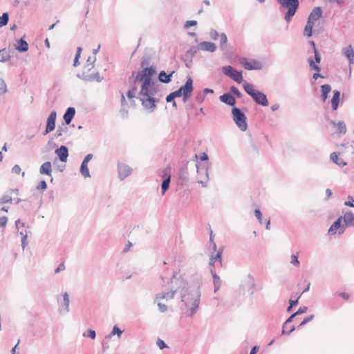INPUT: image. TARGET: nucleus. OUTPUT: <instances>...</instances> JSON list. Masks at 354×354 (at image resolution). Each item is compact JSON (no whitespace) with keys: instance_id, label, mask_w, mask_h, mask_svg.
I'll return each instance as SVG.
<instances>
[{"instance_id":"nucleus-1","label":"nucleus","mask_w":354,"mask_h":354,"mask_svg":"<svg viewBox=\"0 0 354 354\" xmlns=\"http://www.w3.org/2000/svg\"><path fill=\"white\" fill-rule=\"evenodd\" d=\"M148 64L146 59L141 62L142 71H139L135 78L134 82H141L140 91L138 93V98L145 109L153 111L159 100L155 98L156 94L158 91L159 84L157 82L152 80V77L156 73L155 67H145Z\"/></svg>"},{"instance_id":"nucleus-2","label":"nucleus","mask_w":354,"mask_h":354,"mask_svg":"<svg viewBox=\"0 0 354 354\" xmlns=\"http://www.w3.org/2000/svg\"><path fill=\"white\" fill-rule=\"evenodd\" d=\"M181 301L187 310V315L193 317L198 310L201 292L198 288L185 286L181 292Z\"/></svg>"},{"instance_id":"nucleus-3","label":"nucleus","mask_w":354,"mask_h":354,"mask_svg":"<svg viewBox=\"0 0 354 354\" xmlns=\"http://www.w3.org/2000/svg\"><path fill=\"white\" fill-rule=\"evenodd\" d=\"M245 91L252 98V100L257 104L263 106H268V100L265 93L255 90L254 85L247 82L246 81L243 84Z\"/></svg>"},{"instance_id":"nucleus-4","label":"nucleus","mask_w":354,"mask_h":354,"mask_svg":"<svg viewBox=\"0 0 354 354\" xmlns=\"http://www.w3.org/2000/svg\"><path fill=\"white\" fill-rule=\"evenodd\" d=\"M281 9H286L284 19L286 21H290L291 19L295 16L299 6V0H277Z\"/></svg>"},{"instance_id":"nucleus-5","label":"nucleus","mask_w":354,"mask_h":354,"mask_svg":"<svg viewBox=\"0 0 354 354\" xmlns=\"http://www.w3.org/2000/svg\"><path fill=\"white\" fill-rule=\"evenodd\" d=\"M193 90V80L191 77H189L184 85L181 86L178 90L171 92V93L175 98L183 96V101L186 102L191 97Z\"/></svg>"},{"instance_id":"nucleus-6","label":"nucleus","mask_w":354,"mask_h":354,"mask_svg":"<svg viewBox=\"0 0 354 354\" xmlns=\"http://www.w3.org/2000/svg\"><path fill=\"white\" fill-rule=\"evenodd\" d=\"M232 119L236 126L242 131H245L248 129V124L246 122L247 118L245 114L239 109L236 106L232 109Z\"/></svg>"},{"instance_id":"nucleus-7","label":"nucleus","mask_w":354,"mask_h":354,"mask_svg":"<svg viewBox=\"0 0 354 354\" xmlns=\"http://www.w3.org/2000/svg\"><path fill=\"white\" fill-rule=\"evenodd\" d=\"M223 73L232 78L237 83L243 82L242 72L234 69L231 66H225L222 68Z\"/></svg>"},{"instance_id":"nucleus-8","label":"nucleus","mask_w":354,"mask_h":354,"mask_svg":"<svg viewBox=\"0 0 354 354\" xmlns=\"http://www.w3.org/2000/svg\"><path fill=\"white\" fill-rule=\"evenodd\" d=\"M197 174L200 179L198 183L201 184L203 187H207V182L208 180V169L207 166L204 165L196 164Z\"/></svg>"},{"instance_id":"nucleus-9","label":"nucleus","mask_w":354,"mask_h":354,"mask_svg":"<svg viewBox=\"0 0 354 354\" xmlns=\"http://www.w3.org/2000/svg\"><path fill=\"white\" fill-rule=\"evenodd\" d=\"M240 63L244 67L245 69L248 71L260 70L262 68L263 66L262 64L260 62L256 59L248 60L245 57L240 59Z\"/></svg>"},{"instance_id":"nucleus-10","label":"nucleus","mask_w":354,"mask_h":354,"mask_svg":"<svg viewBox=\"0 0 354 354\" xmlns=\"http://www.w3.org/2000/svg\"><path fill=\"white\" fill-rule=\"evenodd\" d=\"M118 177L120 180H124L132 173V169L128 165L123 162L118 164Z\"/></svg>"},{"instance_id":"nucleus-11","label":"nucleus","mask_w":354,"mask_h":354,"mask_svg":"<svg viewBox=\"0 0 354 354\" xmlns=\"http://www.w3.org/2000/svg\"><path fill=\"white\" fill-rule=\"evenodd\" d=\"M203 284V276L201 273L196 272L193 274L186 286L192 287L193 288H198L201 290V287Z\"/></svg>"},{"instance_id":"nucleus-12","label":"nucleus","mask_w":354,"mask_h":354,"mask_svg":"<svg viewBox=\"0 0 354 354\" xmlns=\"http://www.w3.org/2000/svg\"><path fill=\"white\" fill-rule=\"evenodd\" d=\"M56 116V111H53L50 113L47 118L46 127L44 132L43 133V135H47L55 129Z\"/></svg>"},{"instance_id":"nucleus-13","label":"nucleus","mask_w":354,"mask_h":354,"mask_svg":"<svg viewBox=\"0 0 354 354\" xmlns=\"http://www.w3.org/2000/svg\"><path fill=\"white\" fill-rule=\"evenodd\" d=\"M93 158V154L88 153L83 160L80 166V173L84 178L90 177V173L88 168V162Z\"/></svg>"},{"instance_id":"nucleus-14","label":"nucleus","mask_w":354,"mask_h":354,"mask_svg":"<svg viewBox=\"0 0 354 354\" xmlns=\"http://www.w3.org/2000/svg\"><path fill=\"white\" fill-rule=\"evenodd\" d=\"M198 49L203 51L214 53L216 50V46L213 42L201 41L198 46Z\"/></svg>"},{"instance_id":"nucleus-15","label":"nucleus","mask_w":354,"mask_h":354,"mask_svg":"<svg viewBox=\"0 0 354 354\" xmlns=\"http://www.w3.org/2000/svg\"><path fill=\"white\" fill-rule=\"evenodd\" d=\"M55 153L57 155L61 162H66L67 161L68 149L66 146L62 145L55 151Z\"/></svg>"},{"instance_id":"nucleus-16","label":"nucleus","mask_w":354,"mask_h":354,"mask_svg":"<svg viewBox=\"0 0 354 354\" xmlns=\"http://www.w3.org/2000/svg\"><path fill=\"white\" fill-rule=\"evenodd\" d=\"M221 102L225 103L233 107L235 106L236 100L235 97L230 93H225L219 97Z\"/></svg>"},{"instance_id":"nucleus-17","label":"nucleus","mask_w":354,"mask_h":354,"mask_svg":"<svg viewBox=\"0 0 354 354\" xmlns=\"http://www.w3.org/2000/svg\"><path fill=\"white\" fill-rule=\"evenodd\" d=\"M322 15V10L320 7H315L310 13L308 21L315 23Z\"/></svg>"},{"instance_id":"nucleus-18","label":"nucleus","mask_w":354,"mask_h":354,"mask_svg":"<svg viewBox=\"0 0 354 354\" xmlns=\"http://www.w3.org/2000/svg\"><path fill=\"white\" fill-rule=\"evenodd\" d=\"M329 123L337 129V133L345 134L346 133V126L343 121L335 122V120H330Z\"/></svg>"},{"instance_id":"nucleus-19","label":"nucleus","mask_w":354,"mask_h":354,"mask_svg":"<svg viewBox=\"0 0 354 354\" xmlns=\"http://www.w3.org/2000/svg\"><path fill=\"white\" fill-rule=\"evenodd\" d=\"M342 216L344 223L342 225L343 228H345L347 226L354 227V214L352 212H347Z\"/></svg>"},{"instance_id":"nucleus-20","label":"nucleus","mask_w":354,"mask_h":354,"mask_svg":"<svg viewBox=\"0 0 354 354\" xmlns=\"http://www.w3.org/2000/svg\"><path fill=\"white\" fill-rule=\"evenodd\" d=\"M308 63L309 64V66L311 69L315 70L317 73H315L313 75V78L314 80H317L319 77H324L320 73L319 71H321L320 67L315 63L314 60L312 57L308 58Z\"/></svg>"},{"instance_id":"nucleus-21","label":"nucleus","mask_w":354,"mask_h":354,"mask_svg":"<svg viewBox=\"0 0 354 354\" xmlns=\"http://www.w3.org/2000/svg\"><path fill=\"white\" fill-rule=\"evenodd\" d=\"M210 272L213 277V284H214V292H216L221 288L222 281L220 279V277L216 274L215 269L211 268H210Z\"/></svg>"},{"instance_id":"nucleus-22","label":"nucleus","mask_w":354,"mask_h":354,"mask_svg":"<svg viewBox=\"0 0 354 354\" xmlns=\"http://www.w3.org/2000/svg\"><path fill=\"white\" fill-rule=\"evenodd\" d=\"M221 256H222V250L221 249L217 252V253L215 254V256L211 255V257L209 259V266L210 268H212L215 269L214 264L216 261H218L219 263L220 266H222Z\"/></svg>"},{"instance_id":"nucleus-23","label":"nucleus","mask_w":354,"mask_h":354,"mask_svg":"<svg viewBox=\"0 0 354 354\" xmlns=\"http://www.w3.org/2000/svg\"><path fill=\"white\" fill-rule=\"evenodd\" d=\"M75 114V109L74 107H68L66 109V111L63 116L64 122L66 124H69L71 122L73 118H74Z\"/></svg>"},{"instance_id":"nucleus-24","label":"nucleus","mask_w":354,"mask_h":354,"mask_svg":"<svg viewBox=\"0 0 354 354\" xmlns=\"http://www.w3.org/2000/svg\"><path fill=\"white\" fill-rule=\"evenodd\" d=\"M342 53L348 59L350 64L354 63V50L351 45L343 48Z\"/></svg>"},{"instance_id":"nucleus-25","label":"nucleus","mask_w":354,"mask_h":354,"mask_svg":"<svg viewBox=\"0 0 354 354\" xmlns=\"http://www.w3.org/2000/svg\"><path fill=\"white\" fill-rule=\"evenodd\" d=\"M39 173L42 175L46 174L51 176L52 175V165L49 161L44 162L39 169Z\"/></svg>"},{"instance_id":"nucleus-26","label":"nucleus","mask_w":354,"mask_h":354,"mask_svg":"<svg viewBox=\"0 0 354 354\" xmlns=\"http://www.w3.org/2000/svg\"><path fill=\"white\" fill-rule=\"evenodd\" d=\"M343 216H339L330 227V228L328 229V234L330 235H333V234H336V231L337 229L340 228L341 227H342V218Z\"/></svg>"},{"instance_id":"nucleus-27","label":"nucleus","mask_w":354,"mask_h":354,"mask_svg":"<svg viewBox=\"0 0 354 354\" xmlns=\"http://www.w3.org/2000/svg\"><path fill=\"white\" fill-rule=\"evenodd\" d=\"M174 71L171 72L169 74H167L165 71H162L158 75V80L160 82L168 84L171 81V77Z\"/></svg>"},{"instance_id":"nucleus-28","label":"nucleus","mask_w":354,"mask_h":354,"mask_svg":"<svg viewBox=\"0 0 354 354\" xmlns=\"http://www.w3.org/2000/svg\"><path fill=\"white\" fill-rule=\"evenodd\" d=\"M333 96L331 99V105L333 110L335 111L337 109L339 102L340 100V92L337 90L333 91Z\"/></svg>"},{"instance_id":"nucleus-29","label":"nucleus","mask_w":354,"mask_h":354,"mask_svg":"<svg viewBox=\"0 0 354 354\" xmlns=\"http://www.w3.org/2000/svg\"><path fill=\"white\" fill-rule=\"evenodd\" d=\"M176 294V290H170L169 292L158 293L156 295V301L159 299H165L167 300L173 299Z\"/></svg>"},{"instance_id":"nucleus-30","label":"nucleus","mask_w":354,"mask_h":354,"mask_svg":"<svg viewBox=\"0 0 354 354\" xmlns=\"http://www.w3.org/2000/svg\"><path fill=\"white\" fill-rule=\"evenodd\" d=\"M330 158L334 163L337 164L339 167H342L347 165V162H345L343 159L339 158L335 152L330 153Z\"/></svg>"},{"instance_id":"nucleus-31","label":"nucleus","mask_w":354,"mask_h":354,"mask_svg":"<svg viewBox=\"0 0 354 354\" xmlns=\"http://www.w3.org/2000/svg\"><path fill=\"white\" fill-rule=\"evenodd\" d=\"M16 49L20 53L26 52L28 49V44L23 38H21L18 40V45L16 46Z\"/></svg>"},{"instance_id":"nucleus-32","label":"nucleus","mask_w":354,"mask_h":354,"mask_svg":"<svg viewBox=\"0 0 354 354\" xmlns=\"http://www.w3.org/2000/svg\"><path fill=\"white\" fill-rule=\"evenodd\" d=\"M331 91V86L329 84H324L321 86L322 95L321 97L323 102H325L328 97V94Z\"/></svg>"},{"instance_id":"nucleus-33","label":"nucleus","mask_w":354,"mask_h":354,"mask_svg":"<svg viewBox=\"0 0 354 354\" xmlns=\"http://www.w3.org/2000/svg\"><path fill=\"white\" fill-rule=\"evenodd\" d=\"M10 52L6 48L0 50V62H6L10 60Z\"/></svg>"},{"instance_id":"nucleus-34","label":"nucleus","mask_w":354,"mask_h":354,"mask_svg":"<svg viewBox=\"0 0 354 354\" xmlns=\"http://www.w3.org/2000/svg\"><path fill=\"white\" fill-rule=\"evenodd\" d=\"M314 25H315V24L307 21V24L304 28V34L305 36H306L307 37H310L312 36L313 28Z\"/></svg>"},{"instance_id":"nucleus-35","label":"nucleus","mask_w":354,"mask_h":354,"mask_svg":"<svg viewBox=\"0 0 354 354\" xmlns=\"http://www.w3.org/2000/svg\"><path fill=\"white\" fill-rule=\"evenodd\" d=\"M171 182V176H168L167 178H165L162 183L161 185V189H162V195H164L165 192L167 191V189L169 187V184Z\"/></svg>"},{"instance_id":"nucleus-36","label":"nucleus","mask_w":354,"mask_h":354,"mask_svg":"<svg viewBox=\"0 0 354 354\" xmlns=\"http://www.w3.org/2000/svg\"><path fill=\"white\" fill-rule=\"evenodd\" d=\"M220 48L224 50L226 48L227 37L225 33H221L219 36Z\"/></svg>"},{"instance_id":"nucleus-37","label":"nucleus","mask_w":354,"mask_h":354,"mask_svg":"<svg viewBox=\"0 0 354 354\" xmlns=\"http://www.w3.org/2000/svg\"><path fill=\"white\" fill-rule=\"evenodd\" d=\"M95 62H96L95 56H94L93 57H88V58L87 59V61H86V64L84 67L87 68L88 71H90L95 67Z\"/></svg>"},{"instance_id":"nucleus-38","label":"nucleus","mask_w":354,"mask_h":354,"mask_svg":"<svg viewBox=\"0 0 354 354\" xmlns=\"http://www.w3.org/2000/svg\"><path fill=\"white\" fill-rule=\"evenodd\" d=\"M9 21V15L8 12H4L0 17V27L5 26L8 24Z\"/></svg>"},{"instance_id":"nucleus-39","label":"nucleus","mask_w":354,"mask_h":354,"mask_svg":"<svg viewBox=\"0 0 354 354\" xmlns=\"http://www.w3.org/2000/svg\"><path fill=\"white\" fill-rule=\"evenodd\" d=\"M123 330H120L117 326H114L111 333L106 338H111L113 335H117L119 337L122 334Z\"/></svg>"},{"instance_id":"nucleus-40","label":"nucleus","mask_w":354,"mask_h":354,"mask_svg":"<svg viewBox=\"0 0 354 354\" xmlns=\"http://www.w3.org/2000/svg\"><path fill=\"white\" fill-rule=\"evenodd\" d=\"M63 300H64V310L66 313H68L69 311L70 300H69V295L67 292H64L63 294Z\"/></svg>"},{"instance_id":"nucleus-41","label":"nucleus","mask_w":354,"mask_h":354,"mask_svg":"<svg viewBox=\"0 0 354 354\" xmlns=\"http://www.w3.org/2000/svg\"><path fill=\"white\" fill-rule=\"evenodd\" d=\"M88 77H89V79H91L89 80V82L96 81L97 82H100L103 80V77L100 76V74H99L98 72H96V73H92L91 75H88Z\"/></svg>"},{"instance_id":"nucleus-42","label":"nucleus","mask_w":354,"mask_h":354,"mask_svg":"<svg viewBox=\"0 0 354 354\" xmlns=\"http://www.w3.org/2000/svg\"><path fill=\"white\" fill-rule=\"evenodd\" d=\"M83 336L88 337L92 339H94L96 337V333L94 330L88 329L86 332L83 333Z\"/></svg>"},{"instance_id":"nucleus-43","label":"nucleus","mask_w":354,"mask_h":354,"mask_svg":"<svg viewBox=\"0 0 354 354\" xmlns=\"http://www.w3.org/2000/svg\"><path fill=\"white\" fill-rule=\"evenodd\" d=\"M12 198L11 196L8 195H3L0 198V205H3L5 203H12Z\"/></svg>"},{"instance_id":"nucleus-44","label":"nucleus","mask_w":354,"mask_h":354,"mask_svg":"<svg viewBox=\"0 0 354 354\" xmlns=\"http://www.w3.org/2000/svg\"><path fill=\"white\" fill-rule=\"evenodd\" d=\"M230 93L234 95L236 97L241 98L242 97V93L239 91V90L234 86L230 87Z\"/></svg>"},{"instance_id":"nucleus-45","label":"nucleus","mask_w":354,"mask_h":354,"mask_svg":"<svg viewBox=\"0 0 354 354\" xmlns=\"http://www.w3.org/2000/svg\"><path fill=\"white\" fill-rule=\"evenodd\" d=\"M290 263L296 267H299L300 266V262L298 260V256L297 254H292Z\"/></svg>"},{"instance_id":"nucleus-46","label":"nucleus","mask_w":354,"mask_h":354,"mask_svg":"<svg viewBox=\"0 0 354 354\" xmlns=\"http://www.w3.org/2000/svg\"><path fill=\"white\" fill-rule=\"evenodd\" d=\"M47 188V183L45 180H41L36 187L37 190H45Z\"/></svg>"},{"instance_id":"nucleus-47","label":"nucleus","mask_w":354,"mask_h":354,"mask_svg":"<svg viewBox=\"0 0 354 354\" xmlns=\"http://www.w3.org/2000/svg\"><path fill=\"white\" fill-rule=\"evenodd\" d=\"M20 234L22 236V238H21V247H22L23 250H24L26 246L28 244V243L26 241L27 233L24 234L23 232H21Z\"/></svg>"},{"instance_id":"nucleus-48","label":"nucleus","mask_w":354,"mask_h":354,"mask_svg":"<svg viewBox=\"0 0 354 354\" xmlns=\"http://www.w3.org/2000/svg\"><path fill=\"white\" fill-rule=\"evenodd\" d=\"M0 91L1 93H6L7 90V86L3 79L0 80Z\"/></svg>"},{"instance_id":"nucleus-49","label":"nucleus","mask_w":354,"mask_h":354,"mask_svg":"<svg viewBox=\"0 0 354 354\" xmlns=\"http://www.w3.org/2000/svg\"><path fill=\"white\" fill-rule=\"evenodd\" d=\"M77 77L85 81V82H89L91 79H89L88 75L86 74L85 72H83L82 73H77Z\"/></svg>"},{"instance_id":"nucleus-50","label":"nucleus","mask_w":354,"mask_h":354,"mask_svg":"<svg viewBox=\"0 0 354 354\" xmlns=\"http://www.w3.org/2000/svg\"><path fill=\"white\" fill-rule=\"evenodd\" d=\"M66 131H67V128L66 127L64 128V127H58V128H57V129L56 131V133H55V136L57 138H58L59 136H62L63 133L64 132H66Z\"/></svg>"},{"instance_id":"nucleus-51","label":"nucleus","mask_w":354,"mask_h":354,"mask_svg":"<svg viewBox=\"0 0 354 354\" xmlns=\"http://www.w3.org/2000/svg\"><path fill=\"white\" fill-rule=\"evenodd\" d=\"M209 35H210V37L214 40H216L220 36L218 32L214 29H211V30L209 32Z\"/></svg>"},{"instance_id":"nucleus-52","label":"nucleus","mask_w":354,"mask_h":354,"mask_svg":"<svg viewBox=\"0 0 354 354\" xmlns=\"http://www.w3.org/2000/svg\"><path fill=\"white\" fill-rule=\"evenodd\" d=\"M254 215L257 218L259 222L261 224H262L263 223V218H262V213H261V212L259 209H257L254 210Z\"/></svg>"},{"instance_id":"nucleus-53","label":"nucleus","mask_w":354,"mask_h":354,"mask_svg":"<svg viewBox=\"0 0 354 354\" xmlns=\"http://www.w3.org/2000/svg\"><path fill=\"white\" fill-rule=\"evenodd\" d=\"M314 55H315V63L319 64L321 62V56L319 55V53L317 48H315V51H313Z\"/></svg>"},{"instance_id":"nucleus-54","label":"nucleus","mask_w":354,"mask_h":354,"mask_svg":"<svg viewBox=\"0 0 354 354\" xmlns=\"http://www.w3.org/2000/svg\"><path fill=\"white\" fill-rule=\"evenodd\" d=\"M205 97V94L200 93L197 94L195 99H196V101L197 103L201 104L204 101Z\"/></svg>"},{"instance_id":"nucleus-55","label":"nucleus","mask_w":354,"mask_h":354,"mask_svg":"<svg viewBox=\"0 0 354 354\" xmlns=\"http://www.w3.org/2000/svg\"><path fill=\"white\" fill-rule=\"evenodd\" d=\"M157 346L159 347L160 350H162L167 347V344L165 342L160 339H158L156 342Z\"/></svg>"},{"instance_id":"nucleus-56","label":"nucleus","mask_w":354,"mask_h":354,"mask_svg":"<svg viewBox=\"0 0 354 354\" xmlns=\"http://www.w3.org/2000/svg\"><path fill=\"white\" fill-rule=\"evenodd\" d=\"M314 319V315H311L308 317H307L306 318H305L301 322V324H299V326H304L305 324H306L307 323H308L309 322L312 321L313 319Z\"/></svg>"},{"instance_id":"nucleus-57","label":"nucleus","mask_w":354,"mask_h":354,"mask_svg":"<svg viewBox=\"0 0 354 354\" xmlns=\"http://www.w3.org/2000/svg\"><path fill=\"white\" fill-rule=\"evenodd\" d=\"M308 308L306 306L299 308L297 311L294 313V315L297 316L306 312Z\"/></svg>"},{"instance_id":"nucleus-58","label":"nucleus","mask_w":354,"mask_h":354,"mask_svg":"<svg viewBox=\"0 0 354 354\" xmlns=\"http://www.w3.org/2000/svg\"><path fill=\"white\" fill-rule=\"evenodd\" d=\"M348 198L350 200L348 201H345L344 202V205H346V206H349V207H354V198L351 196H348Z\"/></svg>"},{"instance_id":"nucleus-59","label":"nucleus","mask_w":354,"mask_h":354,"mask_svg":"<svg viewBox=\"0 0 354 354\" xmlns=\"http://www.w3.org/2000/svg\"><path fill=\"white\" fill-rule=\"evenodd\" d=\"M157 304H158V309H159L160 313H165V311H167V306L165 304H162L160 302H158Z\"/></svg>"},{"instance_id":"nucleus-60","label":"nucleus","mask_w":354,"mask_h":354,"mask_svg":"<svg viewBox=\"0 0 354 354\" xmlns=\"http://www.w3.org/2000/svg\"><path fill=\"white\" fill-rule=\"evenodd\" d=\"M197 25V21L194 20L187 21L185 24V28H188L190 26H194Z\"/></svg>"},{"instance_id":"nucleus-61","label":"nucleus","mask_w":354,"mask_h":354,"mask_svg":"<svg viewBox=\"0 0 354 354\" xmlns=\"http://www.w3.org/2000/svg\"><path fill=\"white\" fill-rule=\"evenodd\" d=\"M8 222V218L5 216L0 217V227H6Z\"/></svg>"},{"instance_id":"nucleus-62","label":"nucleus","mask_w":354,"mask_h":354,"mask_svg":"<svg viewBox=\"0 0 354 354\" xmlns=\"http://www.w3.org/2000/svg\"><path fill=\"white\" fill-rule=\"evenodd\" d=\"M197 53V48L196 47H192L187 51V55H189L191 57H193Z\"/></svg>"},{"instance_id":"nucleus-63","label":"nucleus","mask_w":354,"mask_h":354,"mask_svg":"<svg viewBox=\"0 0 354 354\" xmlns=\"http://www.w3.org/2000/svg\"><path fill=\"white\" fill-rule=\"evenodd\" d=\"M21 171V167L18 165H14L12 168V172L16 174H19Z\"/></svg>"},{"instance_id":"nucleus-64","label":"nucleus","mask_w":354,"mask_h":354,"mask_svg":"<svg viewBox=\"0 0 354 354\" xmlns=\"http://www.w3.org/2000/svg\"><path fill=\"white\" fill-rule=\"evenodd\" d=\"M65 266L64 264V263H60L58 267L55 269V273H59L60 271H62V270H65Z\"/></svg>"}]
</instances>
